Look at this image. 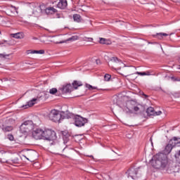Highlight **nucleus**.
<instances>
[{
	"mask_svg": "<svg viewBox=\"0 0 180 180\" xmlns=\"http://www.w3.org/2000/svg\"><path fill=\"white\" fill-rule=\"evenodd\" d=\"M174 146L169 142L165 146L163 153H159L156 154L152 160V167L157 169H164L168 167V154L172 151Z\"/></svg>",
	"mask_w": 180,
	"mask_h": 180,
	"instance_id": "f257e3e1",
	"label": "nucleus"
},
{
	"mask_svg": "<svg viewBox=\"0 0 180 180\" xmlns=\"http://www.w3.org/2000/svg\"><path fill=\"white\" fill-rule=\"evenodd\" d=\"M109 61L110 65H115V70H117L121 75H123L124 77H127L129 75V73H127L129 68H127V66L123 63L122 60L118 59L116 56H113L110 58Z\"/></svg>",
	"mask_w": 180,
	"mask_h": 180,
	"instance_id": "f03ea898",
	"label": "nucleus"
},
{
	"mask_svg": "<svg viewBox=\"0 0 180 180\" xmlns=\"http://www.w3.org/2000/svg\"><path fill=\"white\" fill-rule=\"evenodd\" d=\"M56 139H57V136H56V131H54L53 130L45 129L44 131H43L42 139L52 141L50 143L51 148H53L54 150H60V144L54 141Z\"/></svg>",
	"mask_w": 180,
	"mask_h": 180,
	"instance_id": "7ed1b4c3",
	"label": "nucleus"
},
{
	"mask_svg": "<svg viewBox=\"0 0 180 180\" xmlns=\"http://www.w3.org/2000/svg\"><path fill=\"white\" fill-rule=\"evenodd\" d=\"M143 167H139L138 168L131 167L126 172V175L129 180L137 179L139 176H141V173L139 169H141Z\"/></svg>",
	"mask_w": 180,
	"mask_h": 180,
	"instance_id": "20e7f679",
	"label": "nucleus"
},
{
	"mask_svg": "<svg viewBox=\"0 0 180 180\" xmlns=\"http://www.w3.org/2000/svg\"><path fill=\"white\" fill-rule=\"evenodd\" d=\"M34 129V124L32 120H27L20 126V131L22 134L30 133Z\"/></svg>",
	"mask_w": 180,
	"mask_h": 180,
	"instance_id": "39448f33",
	"label": "nucleus"
},
{
	"mask_svg": "<svg viewBox=\"0 0 180 180\" xmlns=\"http://www.w3.org/2000/svg\"><path fill=\"white\" fill-rule=\"evenodd\" d=\"M49 117L52 122L60 123L61 119H63V112L60 113V111L57 110H52L49 114Z\"/></svg>",
	"mask_w": 180,
	"mask_h": 180,
	"instance_id": "423d86ee",
	"label": "nucleus"
},
{
	"mask_svg": "<svg viewBox=\"0 0 180 180\" xmlns=\"http://www.w3.org/2000/svg\"><path fill=\"white\" fill-rule=\"evenodd\" d=\"M86 123H88V120L86 118L82 117L79 115L75 117V124L77 127H82V126H85Z\"/></svg>",
	"mask_w": 180,
	"mask_h": 180,
	"instance_id": "0eeeda50",
	"label": "nucleus"
},
{
	"mask_svg": "<svg viewBox=\"0 0 180 180\" xmlns=\"http://www.w3.org/2000/svg\"><path fill=\"white\" fill-rule=\"evenodd\" d=\"M32 137L35 140L43 139V129L40 128H36L32 131Z\"/></svg>",
	"mask_w": 180,
	"mask_h": 180,
	"instance_id": "6e6552de",
	"label": "nucleus"
},
{
	"mask_svg": "<svg viewBox=\"0 0 180 180\" xmlns=\"http://www.w3.org/2000/svg\"><path fill=\"white\" fill-rule=\"evenodd\" d=\"M32 13L36 18L41 16V13H44V4H42L39 6L35 7Z\"/></svg>",
	"mask_w": 180,
	"mask_h": 180,
	"instance_id": "1a4fd4ad",
	"label": "nucleus"
},
{
	"mask_svg": "<svg viewBox=\"0 0 180 180\" xmlns=\"http://www.w3.org/2000/svg\"><path fill=\"white\" fill-rule=\"evenodd\" d=\"M59 91H61V94H71L72 91V86H71V84H67L59 88Z\"/></svg>",
	"mask_w": 180,
	"mask_h": 180,
	"instance_id": "9d476101",
	"label": "nucleus"
},
{
	"mask_svg": "<svg viewBox=\"0 0 180 180\" xmlns=\"http://www.w3.org/2000/svg\"><path fill=\"white\" fill-rule=\"evenodd\" d=\"M146 113H147L148 116H160V115H161L162 113V112H161V110L155 111L154 110V108L149 107L146 110Z\"/></svg>",
	"mask_w": 180,
	"mask_h": 180,
	"instance_id": "9b49d317",
	"label": "nucleus"
},
{
	"mask_svg": "<svg viewBox=\"0 0 180 180\" xmlns=\"http://www.w3.org/2000/svg\"><path fill=\"white\" fill-rule=\"evenodd\" d=\"M57 9L54 8V7H46V5H44V13L46 15H54V13H57Z\"/></svg>",
	"mask_w": 180,
	"mask_h": 180,
	"instance_id": "f8f14e48",
	"label": "nucleus"
},
{
	"mask_svg": "<svg viewBox=\"0 0 180 180\" xmlns=\"http://www.w3.org/2000/svg\"><path fill=\"white\" fill-rule=\"evenodd\" d=\"M169 142L173 147H180V138L174 136Z\"/></svg>",
	"mask_w": 180,
	"mask_h": 180,
	"instance_id": "ddd939ff",
	"label": "nucleus"
},
{
	"mask_svg": "<svg viewBox=\"0 0 180 180\" xmlns=\"http://www.w3.org/2000/svg\"><path fill=\"white\" fill-rule=\"evenodd\" d=\"M162 169L163 171H166L167 174H174V172H176V170H175V167L170 166L169 161L167 163V166L164 169Z\"/></svg>",
	"mask_w": 180,
	"mask_h": 180,
	"instance_id": "4468645a",
	"label": "nucleus"
},
{
	"mask_svg": "<svg viewBox=\"0 0 180 180\" xmlns=\"http://www.w3.org/2000/svg\"><path fill=\"white\" fill-rule=\"evenodd\" d=\"M68 6V3H67V0H59L57 4V8L59 9H65Z\"/></svg>",
	"mask_w": 180,
	"mask_h": 180,
	"instance_id": "2eb2a0df",
	"label": "nucleus"
},
{
	"mask_svg": "<svg viewBox=\"0 0 180 180\" xmlns=\"http://www.w3.org/2000/svg\"><path fill=\"white\" fill-rule=\"evenodd\" d=\"M37 101V98H32L30 101L27 103L26 105H24L22 106L24 109H27L28 108H32L33 105H36V101Z\"/></svg>",
	"mask_w": 180,
	"mask_h": 180,
	"instance_id": "dca6fc26",
	"label": "nucleus"
},
{
	"mask_svg": "<svg viewBox=\"0 0 180 180\" xmlns=\"http://www.w3.org/2000/svg\"><path fill=\"white\" fill-rule=\"evenodd\" d=\"M62 115L63 119H71L74 117V114L68 112V110H67L66 112H62Z\"/></svg>",
	"mask_w": 180,
	"mask_h": 180,
	"instance_id": "f3484780",
	"label": "nucleus"
},
{
	"mask_svg": "<svg viewBox=\"0 0 180 180\" xmlns=\"http://www.w3.org/2000/svg\"><path fill=\"white\" fill-rule=\"evenodd\" d=\"M77 39H78V37L72 36L65 41H57L56 42V44H63V43H67V41H75V40H77Z\"/></svg>",
	"mask_w": 180,
	"mask_h": 180,
	"instance_id": "a211bd4d",
	"label": "nucleus"
},
{
	"mask_svg": "<svg viewBox=\"0 0 180 180\" xmlns=\"http://www.w3.org/2000/svg\"><path fill=\"white\" fill-rule=\"evenodd\" d=\"M15 12H16V7L12 5L8 6L6 10V13L8 15H11V13H15Z\"/></svg>",
	"mask_w": 180,
	"mask_h": 180,
	"instance_id": "6ab92c4d",
	"label": "nucleus"
},
{
	"mask_svg": "<svg viewBox=\"0 0 180 180\" xmlns=\"http://www.w3.org/2000/svg\"><path fill=\"white\" fill-rule=\"evenodd\" d=\"M72 85L74 89H78V86H82V82L75 80Z\"/></svg>",
	"mask_w": 180,
	"mask_h": 180,
	"instance_id": "aec40b11",
	"label": "nucleus"
},
{
	"mask_svg": "<svg viewBox=\"0 0 180 180\" xmlns=\"http://www.w3.org/2000/svg\"><path fill=\"white\" fill-rule=\"evenodd\" d=\"M99 43L101 44H107V45L112 44V42L110 41V40L106 39L105 38H100Z\"/></svg>",
	"mask_w": 180,
	"mask_h": 180,
	"instance_id": "412c9836",
	"label": "nucleus"
},
{
	"mask_svg": "<svg viewBox=\"0 0 180 180\" xmlns=\"http://www.w3.org/2000/svg\"><path fill=\"white\" fill-rule=\"evenodd\" d=\"M12 36L13 37H14V39H23V37H25L23 32H18L15 34H13Z\"/></svg>",
	"mask_w": 180,
	"mask_h": 180,
	"instance_id": "4be33fe9",
	"label": "nucleus"
},
{
	"mask_svg": "<svg viewBox=\"0 0 180 180\" xmlns=\"http://www.w3.org/2000/svg\"><path fill=\"white\" fill-rule=\"evenodd\" d=\"M163 36L167 37L168 36V34L164 33V32H160L155 34L154 37H157L158 39H160V40H161L163 39Z\"/></svg>",
	"mask_w": 180,
	"mask_h": 180,
	"instance_id": "5701e85b",
	"label": "nucleus"
},
{
	"mask_svg": "<svg viewBox=\"0 0 180 180\" xmlns=\"http://www.w3.org/2000/svg\"><path fill=\"white\" fill-rule=\"evenodd\" d=\"M174 158L177 164H180V150L176 151L174 154Z\"/></svg>",
	"mask_w": 180,
	"mask_h": 180,
	"instance_id": "b1692460",
	"label": "nucleus"
},
{
	"mask_svg": "<svg viewBox=\"0 0 180 180\" xmlns=\"http://www.w3.org/2000/svg\"><path fill=\"white\" fill-rule=\"evenodd\" d=\"M1 129L4 133H6L8 131H12V130H13V127L7 126V127H4L3 125V127Z\"/></svg>",
	"mask_w": 180,
	"mask_h": 180,
	"instance_id": "393cba45",
	"label": "nucleus"
},
{
	"mask_svg": "<svg viewBox=\"0 0 180 180\" xmlns=\"http://www.w3.org/2000/svg\"><path fill=\"white\" fill-rule=\"evenodd\" d=\"M73 19L75 22H77V23H79L81 22V15L79 14H74L73 15Z\"/></svg>",
	"mask_w": 180,
	"mask_h": 180,
	"instance_id": "a878e982",
	"label": "nucleus"
},
{
	"mask_svg": "<svg viewBox=\"0 0 180 180\" xmlns=\"http://www.w3.org/2000/svg\"><path fill=\"white\" fill-rule=\"evenodd\" d=\"M30 51V53L31 54H44V50H39V51H36V50H34V51Z\"/></svg>",
	"mask_w": 180,
	"mask_h": 180,
	"instance_id": "bb28decb",
	"label": "nucleus"
},
{
	"mask_svg": "<svg viewBox=\"0 0 180 180\" xmlns=\"http://www.w3.org/2000/svg\"><path fill=\"white\" fill-rule=\"evenodd\" d=\"M86 88H88L89 91H94V89H98V87L94 86L89 84H85Z\"/></svg>",
	"mask_w": 180,
	"mask_h": 180,
	"instance_id": "cd10ccee",
	"label": "nucleus"
},
{
	"mask_svg": "<svg viewBox=\"0 0 180 180\" xmlns=\"http://www.w3.org/2000/svg\"><path fill=\"white\" fill-rule=\"evenodd\" d=\"M49 94L51 95H56L57 94L58 95V90H57V88H52L49 90Z\"/></svg>",
	"mask_w": 180,
	"mask_h": 180,
	"instance_id": "c85d7f7f",
	"label": "nucleus"
},
{
	"mask_svg": "<svg viewBox=\"0 0 180 180\" xmlns=\"http://www.w3.org/2000/svg\"><path fill=\"white\" fill-rule=\"evenodd\" d=\"M136 74L141 75V77L144 75H150V72H136Z\"/></svg>",
	"mask_w": 180,
	"mask_h": 180,
	"instance_id": "c756f323",
	"label": "nucleus"
},
{
	"mask_svg": "<svg viewBox=\"0 0 180 180\" xmlns=\"http://www.w3.org/2000/svg\"><path fill=\"white\" fill-rule=\"evenodd\" d=\"M110 78H112V76L109 74H105L104 75V81H110Z\"/></svg>",
	"mask_w": 180,
	"mask_h": 180,
	"instance_id": "7c9ffc66",
	"label": "nucleus"
},
{
	"mask_svg": "<svg viewBox=\"0 0 180 180\" xmlns=\"http://www.w3.org/2000/svg\"><path fill=\"white\" fill-rule=\"evenodd\" d=\"M11 54H5V53H0V58H6V57H9Z\"/></svg>",
	"mask_w": 180,
	"mask_h": 180,
	"instance_id": "2f4dec72",
	"label": "nucleus"
},
{
	"mask_svg": "<svg viewBox=\"0 0 180 180\" xmlns=\"http://www.w3.org/2000/svg\"><path fill=\"white\" fill-rule=\"evenodd\" d=\"M8 139L11 141H13V135H8Z\"/></svg>",
	"mask_w": 180,
	"mask_h": 180,
	"instance_id": "473e14b6",
	"label": "nucleus"
},
{
	"mask_svg": "<svg viewBox=\"0 0 180 180\" xmlns=\"http://www.w3.org/2000/svg\"><path fill=\"white\" fill-rule=\"evenodd\" d=\"M171 79H172L174 82H176V81H179V79H178V77H172Z\"/></svg>",
	"mask_w": 180,
	"mask_h": 180,
	"instance_id": "72a5a7b5",
	"label": "nucleus"
},
{
	"mask_svg": "<svg viewBox=\"0 0 180 180\" xmlns=\"http://www.w3.org/2000/svg\"><path fill=\"white\" fill-rule=\"evenodd\" d=\"M134 112H139L140 110V108H139L138 106H135L134 107Z\"/></svg>",
	"mask_w": 180,
	"mask_h": 180,
	"instance_id": "f704fd0d",
	"label": "nucleus"
},
{
	"mask_svg": "<svg viewBox=\"0 0 180 180\" xmlns=\"http://www.w3.org/2000/svg\"><path fill=\"white\" fill-rule=\"evenodd\" d=\"M175 98H180V92L174 93Z\"/></svg>",
	"mask_w": 180,
	"mask_h": 180,
	"instance_id": "c9c22d12",
	"label": "nucleus"
},
{
	"mask_svg": "<svg viewBox=\"0 0 180 180\" xmlns=\"http://www.w3.org/2000/svg\"><path fill=\"white\" fill-rule=\"evenodd\" d=\"M85 41H92V40H94V39L92 38H86V39H84Z\"/></svg>",
	"mask_w": 180,
	"mask_h": 180,
	"instance_id": "e433bc0d",
	"label": "nucleus"
},
{
	"mask_svg": "<svg viewBox=\"0 0 180 180\" xmlns=\"http://www.w3.org/2000/svg\"><path fill=\"white\" fill-rule=\"evenodd\" d=\"M96 63L97 65L101 64V60H99V59L96 60Z\"/></svg>",
	"mask_w": 180,
	"mask_h": 180,
	"instance_id": "4c0bfd02",
	"label": "nucleus"
},
{
	"mask_svg": "<svg viewBox=\"0 0 180 180\" xmlns=\"http://www.w3.org/2000/svg\"><path fill=\"white\" fill-rule=\"evenodd\" d=\"M4 41H0V46H1V44H4Z\"/></svg>",
	"mask_w": 180,
	"mask_h": 180,
	"instance_id": "58836bf2",
	"label": "nucleus"
},
{
	"mask_svg": "<svg viewBox=\"0 0 180 180\" xmlns=\"http://www.w3.org/2000/svg\"><path fill=\"white\" fill-rule=\"evenodd\" d=\"M143 96H145V98H148V96H147V95H146L144 94H143Z\"/></svg>",
	"mask_w": 180,
	"mask_h": 180,
	"instance_id": "ea45409f",
	"label": "nucleus"
},
{
	"mask_svg": "<svg viewBox=\"0 0 180 180\" xmlns=\"http://www.w3.org/2000/svg\"><path fill=\"white\" fill-rule=\"evenodd\" d=\"M33 40H37V37H33Z\"/></svg>",
	"mask_w": 180,
	"mask_h": 180,
	"instance_id": "a19ab883",
	"label": "nucleus"
},
{
	"mask_svg": "<svg viewBox=\"0 0 180 180\" xmlns=\"http://www.w3.org/2000/svg\"><path fill=\"white\" fill-rule=\"evenodd\" d=\"M93 174H95L96 175H98V173H97V172H94Z\"/></svg>",
	"mask_w": 180,
	"mask_h": 180,
	"instance_id": "79ce46f5",
	"label": "nucleus"
},
{
	"mask_svg": "<svg viewBox=\"0 0 180 180\" xmlns=\"http://www.w3.org/2000/svg\"><path fill=\"white\" fill-rule=\"evenodd\" d=\"M178 70H180V65H179Z\"/></svg>",
	"mask_w": 180,
	"mask_h": 180,
	"instance_id": "37998d69",
	"label": "nucleus"
},
{
	"mask_svg": "<svg viewBox=\"0 0 180 180\" xmlns=\"http://www.w3.org/2000/svg\"><path fill=\"white\" fill-rule=\"evenodd\" d=\"M172 1H173V2H175V0H172Z\"/></svg>",
	"mask_w": 180,
	"mask_h": 180,
	"instance_id": "c03bdc74",
	"label": "nucleus"
},
{
	"mask_svg": "<svg viewBox=\"0 0 180 180\" xmlns=\"http://www.w3.org/2000/svg\"><path fill=\"white\" fill-rule=\"evenodd\" d=\"M1 34V31H0V34Z\"/></svg>",
	"mask_w": 180,
	"mask_h": 180,
	"instance_id": "a18cd8bd",
	"label": "nucleus"
},
{
	"mask_svg": "<svg viewBox=\"0 0 180 180\" xmlns=\"http://www.w3.org/2000/svg\"><path fill=\"white\" fill-rule=\"evenodd\" d=\"M179 82H180V79L179 80Z\"/></svg>",
	"mask_w": 180,
	"mask_h": 180,
	"instance_id": "49530a36",
	"label": "nucleus"
}]
</instances>
